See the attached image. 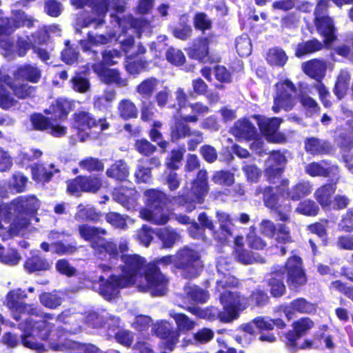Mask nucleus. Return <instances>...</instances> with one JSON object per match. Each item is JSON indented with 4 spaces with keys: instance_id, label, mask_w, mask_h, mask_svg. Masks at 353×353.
<instances>
[{
    "instance_id": "obj_18",
    "label": "nucleus",
    "mask_w": 353,
    "mask_h": 353,
    "mask_svg": "<svg viewBox=\"0 0 353 353\" xmlns=\"http://www.w3.org/2000/svg\"><path fill=\"white\" fill-rule=\"evenodd\" d=\"M314 303L308 302L303 298H299L292 301L290 305L285 306L283 312L286 318L290 321L294 317L295 312L301 314L311 313L316 310Z\"/></svg>"
},
{
    "instance_id": "obj_15",
    "label": "nucleus",
    "mask_w": 353,
    "mask_h": 353,
    "mask_svg": "<svg viewBox=\"0 0 353 353\" xmlns=\"http://www.w3.org/2000/svg\"><path fill=\"white\" fill-rule=\"evenodd\" d=\"M32 23L31 17L26 15L24 12H18L14 19H6L2 21L0 25V36L10 34L21 26L30 27Z\"/></svg>"
},
{
    "instance_id": "obj_39",
    "label": "nucleus",
    "mask_w": 353,
    "mask_h": 353,
    "mask_svg": "<svg viewBox=\"0 0 353 353\" xmlns=\"http://www.w3.org/2000/svg\"><path fill=\"white\" fill-rule=\"evenodd\" d=\"M159 84L156 78L151 77L141 81L136 88L137 92L144 98H150Z\"/></svg>"
},
{
    "instance_id": "obj_32",
    "label": "nucleus",
    "mask_w": 353,
    "mask_h": 353,
    "mask_svg": "<svg viewBox=\"0 0 353 353\" xmlns=\"http://www.w3.org/2000/svg\"><path fill=\"white\" fill-rule=\"evenodd\" d=\"M170 316L175 321L177 327L176 332L178 334L186 333L193 330L196 325V323L184 314L170 312Z\"/></svg>"
},
{
    "instance_id": "obj_44",
    "label": "nucleus",
    "mask_w": 353,
    "mask_h": 353,
    "mask_svg": "<svg viewBox=\"0 0 353 353\" xmlns=\"http://www.w3.org/2000/svg\"><path fill=\"white\" fill-rule=\"evenodd\" d=\"M217 268L219 273V279L216 281L217 291L221 292V290L237 285L238 280L234 276L229 273H223L221 271L220 263H219Z\"/></svg>"
},
{
    "instance_id": "obj_58",
    "label": "nucleus",
    "mask_w": 353,
    "mask_h": 353,
    "mask_svg": "<svg viewBox=\"0 0 353 353\" xmlns=\"http://www.w3.org/2000/svg\"><path fill=\"white\" fill-rule=\"evenodd\" d=\"M274 239L276 243L283 245H285L293 241L290 229L283 223L277 225V231L274 236Z\"/></svg>"
},
{
    "instance_id": "obj_37",
    "label": "nucleus",
    "mask_w": 353,
    "mask_h": 353,
    "mask_svg": "<svg viewBox=\"0 0 353 353\" xmlns=\"http://www.w3.org/2000/svg\"><path fill=\"white\" fill-rule=\"evenodd\" d=\"M189 22V17L188 15L184 14L180 17L179 24L175 27L173 30V34L177 39L185 40L190 37L192 33V28L188 25Z\"/></svg>"
},
{
    "instance_id": "obj_13",
    "label": "nucleus",
    "mask_w": 353,
    "mask_h": 353,
    "mask_svg": "<svg viewBox=\"0 0 353 353\" xmlns=\"http://www.w3.org/2000/svg\"><path fill=\"white\" fill-rule=\"evenodd\" d=\"M219 228L214 231V239L221 243L228 242L233 236V223L231 216L224 212H217Z\"/></svg>"
},
{
    "instance_id": "obj_9",
    "label": "nucleus",
    "mask_w": 353,
    "mask_h": 353,
    "mask_svg": "<svg viewBox=\"0 0 353 353\" xmlns=\"http://www.w3.org/2000/svg\"><path fill=\"white\" fill-rule=\"evenodd\" d=\"M99 281L101 284L99 292L108 301L115 299L121 288L130 286L129 281L124 280L120 275L112 274L106 279L101 276L99 277Z\"/></svg>"
},
{
    "instance_id": "obj_59",
    "label": "nucleus",
    "mask_w": 353,
    "mask_h": 353,
    "mask_svg": "<svg viewBox=\"0 0 353 353\" xmlns=\"http://www.w3.org/2000/svg\"><path fill=\"white\" fill-rule=\"evenodd\" d=\"M39 207V202L37 199L31 196L27 198H21L18 201L17 208H21L28 214L35 212Z\"/></svg>"
},
{
    "instance_id": "obj_17",
    "label": "nucleus",
    "mask_w": 353,
    "mask_h": 353,
    "mask_svg": "<svg viewBox=\"0 0 353 353\" xmlns=\"http://www.w3.org/2000/svg\"><path fill=\"white\" fill-rule=\"evenodd\" d=\"M108 10V0H94L92 2L93 13L98 16L97 19H87L79 18L77 22V31H79V27H88L91 23L97 21V24L100 25L103 21V18Z\"/></svg>"
},
{
    "instance_id": "obj_34",
    "label": "nucleus",
    "mask_w": 353,
    "mask_h": 353,
    "mask_svg": "<svg viewBox=\"0 0 353 353\" xmlns=\"http://www.w3.org/2000/svg\"><path fill=\"white\" fill-rule=\"evenodd\" d=\"M305 148L312 154H321L327 152L330 147L327 143L312 137L305 141Z\"/></svg>"
},
{
    "instance_id": "obj_10",
    "label": "nucleus",
    "mask_w": 353,
    "mask_h": 353,
    "mask_svg": "<svg viewBox=\"0 0 353 353\" xmlns=\"http://www.w3.org/2000/svg\"><path fill=\"white\" fill-rule=\"evenodd\" d=\"M285 270L287 274V281L291 288H296L306 283V276L299 256L290 257L285 263Z\"/></svg>"
},
{
    "instance_id": "obj_45",
    "label": "nucleus",
    "mask_w": 353,
    "mask_h": 353,
    "mask_svg": "<svg viewBox=\"0 0 353 353\" xmlns=\"http://www.w3.org/2000/svg\"><path fill=\"white\" fill-rule=\"evenodd\" d=\"M350 74L345 70H341L338 76L334 88V93L339 99H342L347 91Z\"/></svg>"
},
{
    "instance_id": "obj_19",
    "label": "nucleus",
    "mask_w": 353,
    "mask_h": 353,
    "mask_svg": "<svg viewBox=\"0 0 353 353\" xmlns=\"http://www.w3.org/2000/svg\"><path fill=\"white\" fill-rule=\"evenodd\" d=\"M137 196V192L133 188H121L113 192L114 200L129 210L134 208Z\"/></svg>"
},
{
    "instance_id": "obj_3",
    "label": "nucleus",
    "mask_w": 353,
    "mask_h": 353,
    "mask_svg": "<svg viewBox=\"0 0 353 353\" xmlns=\"http://www.w3.org/2000/svg\"><path fill=\"white\" fill-rule=\"evenodd\" d=\"M145 207L140 212V217L155 225H165L169 221L166 214L161 212L163 206L166 205L168 199L166 195L156 190H149L144 192Z\"/></svg>"
},
{
    "instance_id": "obj_1",
    "label": "nucleus",
    "mask_w": 353,
    "mask_h": 353,
    "mask_svg": "<svg viewBox=\"0 0 353 353\" xmlns=\"http://www.w3.org/2000/svg\"><path fill=\"white\" fill-rule=\"evenodd\" d=\"M27 298L25 291L17 288L10 291L6 295L5 305L11 311L13 318L18 321L21 314H28L29 317L19 325V329L23 332L21 336V343L26 347L43 352L46 349L43 344L37 341L38 339L46 340L48 339L49 333L53 327L52 323L48 321L52 319V315L46 314L44 316L39 318L41 313L38 307L33 304H28L21 301Z\"/></svg>"
},
{
    "instance_id": "obj_28",
    "label": "nucleus",
    "mask_w": 353,
    "mask_h": 353,
    "mask_svg": "<svg viewBox=\"0 0 353 353\" xmlns=\"http://www.w3.org/2000/svg\"><path fill=\"white\" fill-rule=\"evenodd\" d=\"M72 110V105L69 101L66 99H59L55 103L46 110V113L52 114L54 119H62L65 117Z\"/></svg>"
},
{
    "instance_id": "obj_55",
    "label": "nucleus",
    "mask_w": 353,
    "mask_h": 353,
    "mask_svg": "<svg viewBox=\"0 0 353 353\" xmlns=\"http://www.w3.org/2000/svg\"><path fill=\"white\" fill-rule=\"evenodd\" d=\"M106 84L116 83L119 86H125L127 81L120 77L119 73L114 69H107L100 78Z\"/></svg>"
},
{
    "instance_id": "obj_63",
    "label": "nucleus",
    "mask_w": 353,
    "mask_h": 353,
    "mask_svg": "<svg viewBox=\"0 0 353 353\" xmlns=\"http://www.w3.org/2000/svg\"><path fill=\"white\" fill-rule=\"evenodd\" d=\"M166 58L170 63L175 65H181L185 61L183 53L181 50L174 48H170L167 50Z\"/></svg>"
},
{
    "instance_id": "obj_8",
    "label": "nucleus",
    "mask_w": 353,
    "mask_h": 353,
    "mask_svg": "<svg viewBox=\"0 0 353 353\" xmlns=\"http://www.w3.org/2000/svg\"><path fill=\"white\" fill-rule=\"evenodd\" d=\"M314 325V322L307 317L301 318L294 321L292 324L294 332L290 331L286 334V344L288 347L292 351H295L298 348L303 349L311 347L312 343L309 341H305L299 347L297 345L296 341L312 328Z\"/></svg>"
},
{
    "instance_id": "obj_24",
    "label": "nucleus",
    "mask_w": 353,
    "mask_h": 353,
    "mask_svg": "<svg viewBox=\"0 0 353 353\" xmlns=\"http://www.w3.org/2000/svg\"><path fill=\"white\" fill-rule=\"evenodd\" d=\"M337 167L330 165L325 161L311 163L305 166V172L312 176H327L337 171Z\"/></svg>"
},
{
    "instance_id": "obj_53",
    "label": "nucleus",
    "mask_w": 353,
    "mask_h": 353,
    "mask_svg": "<svg viewBox=\"0 0 353 353\" xmlns=\"http://www.w3.org/2000/svg\"><path fill=\"white\" fill-rule=\"evenodd\" d=\"M106 221L115 228L125 230L128 228L127 221L133 223L134 221L128 216H123L117 212H110L106 214Z\"/></svg>"
},
{
    "instance_id": "obj_11",
    "label": "nucleus",
    "mask_w": 353,
    "mask_h": 353,
    "mask_svg": "<svg viewBox=\"0 0 353 353\" xmlns=\"http://www.w3.org/2000/svg\"><path fill=\"white\" fill-rule=\"evenodd\" d=\"M44 41V38H36L32 34L30 37H19L17 41V50L19 56H24L27 51L32 47L34 52L43 61H46L50 59V52L46 49L41 47H36L35 43L41 44Z\"/></svg>"
},
{
    "instance_id": "obj_6",
    "label": "nucleus",
    "mask_w": 353,
    "mask_h": 353,
    "mask_svg": "<svg viewBox=\"0 0 353 353\" xmlns=\"http://www.w3.org/2000/svg\"><path fill=\"white\" fill-rule=\"evenodd\" d=\"M276 92L272 110L274 113L281 110L286 112L292 110L296 105V88L289 80H283L275 85Z\"/></svg>"
},
{
    "instance_id": "obj_47",
    "label": "nucleus",
    "mask_w": 353,
    "mask_h": 353,
    "mask_svg": "<svg viewBox=\"0 0 353 353\" xmlns=\"http://www.w3.org/2000/svg\"><path fill=\"white\" fill-rule=\"evenodd\" d=\"M188 310L198 317L208 320H214L216 318L220 319V315L222 314V313H221L215 307H211L206 309L193 307H190Z\"/></svg>"
},
{
    "instance_id": "obj_27",
    "label": "nucleus",
    "mask_w": 353,
    "mask_h": 353,
    "mask_svg": "<svg viewBox=\"0 0 353 353\" xmlns=\"http://www.w3.org/2000/svg\"><path fill=\"white\" fill-rule=\"evenodd\" d=\"M152 332L162 339H170L174 343L179 339V334L172 330V325L167 321H161L153 325Z\"/></svg>"
},
{
    "instance_id": "obj_38",
    "label": "nucleus",
    "mask_w": 353,
    "mask_h": 353,
    "mask_svg": "<svg viewBox=\"0 0 353 353\" xmlns=\"http://www.w3.org/2000/svg\"><path fill=\"white\" fill-rule=\"evenodd\" d=\"M323 48V44L316 39L307 41L298 44L296 50V56L303 57L310 53L319 51Z\"/></svg>"
},
{
    "instance_id": "obj_52",
    "label": "nucleus",
    "mask_w": 353,
    "mask_h": 353,
    "mask_svg": "<svg viewBox=\"0 0 353 353\" xmlns=\"http://www.w3.org/2000/svg\"><path fill=\"white\" fill-rule=\"evenodd\" d=\"M79 167L88 172L102 171L104 168L103 163L97 158L86 157L79 163Z\"/></svg>"
},
{
    "instance_id": "obj_2",
    "label": "nucleus",
    "mask_w": 353,
    "mask_h": 353,
    "mask_svg": "<svg viewBox=\"0 0 353 353\" xmlns=\"http://www.w3.org/2000/svg\"><path fill=\"white\" fill-rule=\"evenodd\" d=\"M122 261L124 265L120 276L128 280L130 285L156 296L165 294L168 279L156 265L148 264L145 267V260L137 254L123 255Z\"/></svg>"
},
{
    "instance_id": "obj_56",
    "label": "nucleus",
    "mask_w": 353,
    "mask_h": 353,
    "mask_svg": "<svg viewBox=\"0 0 353 353\" xmlns=\"http://www.w3.org/2000/svg\"><path fill=\"white\" fill-rule=\"evenodd\" d=\"M81 177V187L83 192H96L101 185V181L99 178L95 176Z\"/></svg>"
},
{
    "instance_id": "obj_54",
    "label": "nucleus",
    "mask_w": 353,
    "mask_h": 353,
    "mask_svg": "<svg viewBox=\"0 0 353 353\" xmlns=\"http://www.w3.org/2000/svg\"><path fill=\"white\" fill-rule=\"evenodd\" d=\"M186 294L194 301L204 303L209 298L208 294L196 285H188L185 288Z\"/></svg>"
},
{
    "instance_id": "obj_14",
    "label": "nucleus",
    "mask_w": 353,
    "mask_h": 353,
    "mask_svg": "<svg viewBox=\"0 0 353 353\" xmlns=\"http://www.w3.org/2000/svg\"><path fill=\"white\" fill-rule=\"evenodd\" d=\"M100 235L99 237L91 244L94 255L101 259H105L107 256L115 258L118 255L117 245L112 241L108 240Z\"/></svg>"
},
{
    "instance_id": "obj_20",
    "label": "nucleus",
    "mask_w": 353,
    "mask_h": 353,
    "mask_svg": "<svg viewBox=\"0 0 353 353\" xmlns=\"http://www.w3.org/2000/svg\"><path fill=\"white\" fill-rule=\"evenodd\" d=\"M285 161V157L281 153L279 152L271 153L266 161V174L268 176L270 181L281 175L283 172L282 165Z\"/></svg>"
},
{
    "instance_id": "obj_60",
    "label": "nucleus",
    "mask_w": 353,
    "mask_h": 353,
    "mask_svg": "<svg viewBox=\"0 0 353 353\" xmlns=\"http://www.w3.org/2000/svg\"><path fill=\"white\" fill-rule=\"evenodd\" d=\"M190 135V130L188 125L183 122L176 121L174 125L172 128V140H178L181 138Z\"/></svg>"
},
{
    "instance_id": "obj_21",
    "label": "nucleus",
    "mask_w": 353,
    "mask_h": 353,
    "mask_svg": "<svg viewBox=\"0 0 353 353\" xmlns=\"http://www.w3.org/2000/svg\"><path fill=\"white\" fill-rule=\"evenodd\" d=\"M232 134L239 139L250 140L256 139L257 132L253 126L247 120H239L235 123L232 130Z\"/></svg>"
},
{
    "instance_id": "obj_36",
    "label": "nucleus",
    "mask_w": 353,
    "mask_h": 353,
    "mask_svg": "<svg viewBox=\"0 0 353 353\" xmlns=\"http://www.w3.org/2000/svg\"><path fill=\"white\" fill-rule=\"evenodd\" d=\"M189 54L191 57L204 61L208 54V40L201 39L195 43L190 50Z\"/></svg>"
},
{
    "instance_id": "obj_31",
    "label": "nucleus",
    "mask_w": 353,
    "mask_h": 353,
    "mask_svg": "<svg viewBox=\"0 0 353 353\" xmlns=\"http://www.w3.org/2000/svg\"><path fill=\"white\" fill-rule=\"evenodd\" d=\"M106 174L116 180L123 181L129 176V168L125 162L119 161L106 170Z\"/></svg>"
},
{
    "instance_id": "obj_49",
    "label": "nucleus",
    "mask_w": 353,
    "mask_h": 353,
    "mask_svg": "<svg viewBox=\"0 0 353 353\" xmlns=\"http://www.w3.org/2000/svg\"><path fill=\"white\" fill-rule=\"evenodd\" d=\"M99 217L98 213L94 208L80 204L77 206V212L75 214L74 219L77 221L85 220H97Z\"/></svg>"
},
{
    "instance_id": "obj_26",
    "label": "nucleus",
    "mask_w": 353,
    "mask_h": 353,
    "mask_svg": "<svg viewBox=\"0 0 353 353\" xmlns=\"http://www.w3.org/2000/svg\"><path fill=\"white\" fill-rule=\"evenodd\" d=\"M255 118L261 131L267 136L274 134L282 122V119L278 117L269 119L263 116H256Z\"/></svg>"
},
{
    "instance_id": "obj_12",
    "label": "nucleus",
    "mask_w": 353,
    "mask_h": 353,
    "mask_svg": "<svg viewBox=\"0 0 353 353\" xmlns=\"http://www.w3.org/2000/svg\"><path fill=\"white\" fill-rule=\"evenodd\" d=\"M73 127L80 130H85L99 125L101 131H103L109 127V124L105 119H101L97 121L90 112L83 110L75 112L73 115Z\"/></svg>"
},
{
    "instance_id": "obj_41",
    "label": "nucleus",
    "mask_w": 353,
    "mask_h": 353,
    "mask_svg": "<svg viewBox=\"0 0 353 353\" xmlns=\"http://www.w3.org/2000/svg\"><path fill=\"white\" fill-rule=\"evenodd\" d=\"M16 81L23 78L32 82H37L41 77L39 70L31 65H25L20 68L14 74Z\"/></svg>"
},
{
    "instance_id": "obj_46",
    "label": "nucleus",
    "mask_w": 353,
    "mask_h": 353,
    "mask_svg": "<svg viewBox=\"0 0 353 353\" xmlns=\"http://www.w3.org/2000/svg\"><path fill=\"white\" fill-rule=\"evenodd\" d=\"M311 185L309 183L303 182L296 184L289 192L288 196L293 201H298L311 192Z\"/></svg>"
},
{
    "instance_id": "obj_48",
    "label": "nucleus",
    "mask_w": 353,
    "mask_h": 353,
    "mask_svg": "<svg viewBox=\"0 0 353 353\" xmlns=\"http://www.w3.org/2000/svg\"><path fill=\"white\" fill-rule=\"evenodd\" d=\"M120 116L124 119L137 117V109L135 105L128 99L122 100L118 106Z\"/></svg>"
},
{
    "instance_id": "obj_57",
    "label": "nucleus",
    "mask_w": 353,
    "mask_h": 353,
    "mask_svg": "<svg viewBox=\"0 0 353 353\" xmlns=\"http://www.w3.org/2000/svg\"><path fill=\"white\" fill-rule=\"evenodd\" d=\"M277 276H279V272H274L272 274V277L269 281V284L271 288V293L275 297L282 296L285 290V285L280 279L277 278Z\"/></svg>"
},
{
    "instance_id": "obj_4",
    "label": "nucleus",
    "mask_w": 353,
    "mask_h": 353,
    "mask_svg": "<svg viewBox=\"0 0 353 353\" xmlns=\"http://www.w3.org/2000/svg\"><path fill=\"white\" fill-rule=\"evenodd\" d=\"M81 325H77L70 329H67L68 332L74 334L79 332ZM66 328L58 329L56 331L52 330L49 333L48 341L49 347L54 351H70V353H103L97 347L92 344H80L72 341H61Z\"/></svg>"
},
{
    "instance_id": "obj_35",
    "label": "nucleus",
    "mask_w": 353,
    "mask_h": 353,
    "mask_svg": "<svg viewBox=\"0 0 353 353\" xmlns=\"http://www.w3.org/2000/svg\"><path fill=\"white\" fill-rule=\"evenodd\" d=\"M3 81L12 89L15 95L19 98H26L34 93V88L29 86L27 83L21 84L17 81L12 83L10 81L8 77H5Z\"/></svg>"
},
{
    "instance_id": "obj_61",
    "label": "nucleus",
    "mask_w": 353,
    "mask_h": 353,
    "mask_svg": "<svg viewBox=\"0 0 353 353\" xmlns=\"http://www.w3.org/2000/svg\"><path fill=\"white\" fill-rule=\"evenodd\" d=\"M236 48L238 54L241 57L248 56L251 53V41L248 36L244 35L236 39Z\"/></svg>"
},
{
    "instance_id": "obj_42",
    "label": "nucleus",
    "mask_w": 353,
    "mask_h": 353,
    "mask_svg": "<svg viewBox=\"0 0 353 353\" xmlns=\"http://www.w3.org/2000/svg\"><path fill=\"white\" fill-rule=\"evenodd\" d=\"M266 59L272 65L283 66L288 61V56L282 49L274 48L269 50Z\"/></svg>"
},
{
    "instance_id": "obj_51",
    "label": "nucleus",
    "mask_w": 353,
    "mask_h": 353,
    "mask_svg": "<svg viewBox=\"0 0 353 353\" xmlns=\"http://www.w3.org/2000/svg\"><path fill=\"white\" fill-rule=\"evenodd\" d=\"M112 36H104L103 34L96 35V36H88V41H81V46L84 51L92 50V46H97L101 44H105L108 43L111 39Z\"/></svg>"
},
{
    "instance_id": "obj_64",
    "label": "nucleus",
    "mask_w": 353,
    "mask_h": 353,
    "mask_svg": "<svg viewBox=\"0 0 353 353\" xmlns=\"http://www.w3.org/2000/svg\"><path fill=\"white\" fill-rule=\"evenodd\" d=\"M150 169L147 166V161H140L135 172V177L139 182H148L151 176Z\"/></svg>"
},
{
    "instance_id": "obj_16",
    "label": "nucleus",
    "mask_w": 353,
    "mask_h": 353,
    "mask_svg": "<svg viewBox=\"0 0 353 353\" xmlns=\"http://www.w3.org/2000/svg\"><path fill=\"white\" fill-rule=\"evenodd\" d=\"M208 191L207 172L205 170H201L197 174L196 179L192 181L190 189V192L194 197V202L202 203Z\"/></svg>"
},
{
    "instance_id": "obj_50",
    "label": "nucleus",
    "mask_w": 353,
    "mask_h": 353,
    "mask_svg": "<svg viewBox=\"0 0 353 353\" xmlns=\"http://www.w3.org/2000/svg\"><path fill=\"white\" fill-rule=\"evenodd\" d=\"M50 268V263L39 256L28 259L25 263V268L30 272L47 270Z\"/></svg>"
},
{
    "instance_id": "obj_40",
    "label": "nucleus",
    "mask_w": 353,
    "mask_h": 353,
    "mask_svg": "<svg viewBox=\"0 0 353 353\" xmlns=\"http://www.w3.org/2000/svg\"><path fill=\"white\" fill-rule=\"evenodd\" d=\"M39 299L41 304L49 309H56L62 303V298L57 292H43Z\"/></svg>"
},
{
    "instance_id": "obj_30",
    "label": "nucleus",
    "mask_w": 353,
    "mask_h": 353,
    "mask_svg": "<svg viewBox=\"0 0 353 353\" xmlns=\"http://www.w3.org/2000/svg\"><path fill=\"white\" fill-rule=\"evenodd\" d=\"M78 231L81 238L85 241H90V245L99 237L100 235H105L107 232L105 229L83 224L78 227Z\"/></svg>"
},
{
    "instance_id": "obj_7",
    "label": "nucleus",
    "mask_w": 353,
    "mask_h": 353,
    "mask_svg": "<svg viewBox=\"0 0 353 353\" xmlns=\"http://www.w3.org/2000/svg\"><path fill=\"white\" fill-rule=\"evenodd\" d=\"M177 259L176 267L183 270L185 276L192 278L200 274L202 263L196 251L183 248L177 252Z\"/></svg>"
},
{
    "instance_id": "obj_29",
    "label": "nucleus",
    "mask_w": 353,
    "mask_h": 353,
    "mask_svg": "<svg viewBox=\"0 0 353 353\" xmlns=\"http://www.w3.org/2000/svg\"><path fill=\"white\" fill-rule=\"evenodd\" d=\"M155 234L161 241L163 247L172 248L176 242L181 239V236L175 230L168 228L156 230Z\"/></svg>"
},
{
    "instance_id": "obj_43",
    "label": "nucleus",
    "mask_w": 353,
    "mask_h": 353,
    "mask_svg": "<svg viewBox=\"0 0 353 353\" xmlns=\"http://www.w3.org/2000/svg\"><path fill=\"white\" fill-rule=\"evenodd\" d=\"M236 257L237 260L245 265L254 263H265V260L263 256L257 254H250L248 251L242 250L241 248H236Z\"/></svg>"
},
{
    "instance_id": "obj_25",
    "label": "nucleus",
    "mask_w": 353,
    "mask_h": 353,
    "mask_svg": "<svg viewBox=\"0 0 353 353\" xmlns=\"http://www.w3.org/2000/svg\"><path fill=\"white\" fill-rule=\"evenodd\" d=\"M263 200L265 205L272 210L276 211L279 215L281 221H287L288 216L287 214L281 213L280 208L282 207V203H280L279 197L273 192L271 188H266L263 192Z\"/></svg>"
},
{
    "instance_id": "obj_22",
    "label": "nucleus",
    "mask_w": 353,
    "mask_h": 353,
    "mask_svg": "<svg viewBox=\"0 0 353 353\" xmlns=\"http://www.w3.org/2000/svg\"><path fill=\"white\" fill-rule=\"evenodd\" d=\"M302 69L310 77L319 80L325 76L327 67L324 61L313 59L303 63Z\"/></svg>"
},
{
    "instance_id": "obj_62",
    "label": "nucleus",
    "mask_w": 353,
    "mask_h": 353,
    "mask_svg": "<svg viewBox=\"0 0 353 353\" xmlns=\"http://www.w3.org/2000/svg\"><path fill=\"white\" fill-rule=\"evenodd\" d=\"M155 232L150 227L144 225L137 231V239L142 245L148 247L153 239L152 234Z\"/></svg>"
},
{
    "instance_id": "obj_23",
    "label": "nucleus",
    "mask_w": 353,
    "mask_h": 353,
    "mask_svg": "<svg viewBox=\"0 0 353 353\" xmlns=\"http://www.w3.org/2000/svg\"><path fill=\"white\" fill-rule=\"evenodd\" d=\"M322 18L323 20L320 22L321 25L319 24V21L318 20H314V23L319 32L323 36L325 43L330 44L336 38L333 20L327 15Z\"/></svg>"
},
{
    "instance_id": "obj_33",
    "label": "nucleus",
    "mask_w": 353,
    "mask_h": 353,
    "mask_svg": "<svg viewBox=\"0 0 353 353\" xmlns=\"http://www.w3.org/2000/svg\"><path fill=\"white\" fill-rule=\"evenodd\" d=\"M335 190L336 188L334 185H323L315 192L316 199L323 207H328L331 204V196Z\"/></svg>"
},
{
    "instance_id": "obj_5",
    "label": "nucleus",
    "mask_w": 353,
    "mask_h": 353,
    "mask_svg": "<svg viewBox=\"0 0 353 353\" xmlns=\"http://www.w3.org/2000/svg\"><path fill=\"white\" fill-rule=\"evenodd\" d=\"M219 299L227 312L226 314L222 313L220 315V320L224 322H230L237 318L239 313L245 310L250 305L249 299L227 290L221 292Z\"/></svg>"
}]
</instances>
